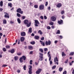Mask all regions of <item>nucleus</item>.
Here are the masks:
<instances>
[{
  "mask_svg": "<svg viewBox=\"0 0 74 74\" xmlns=\"http://www.w3.org/2000/svg\"><path fill=\"white\" fill-rule=\"evenodd\" d=\"M17 12H18V13H20L21 14H23V12L22 11V9L20 8H19L17 10H16Z\"/></svg>",
  "mask_w": 74,
  "mask_h": 74,
  "instance_id": "f257e3e1",
  "label": "nucleus"
},
{
  "mask_svg": "<svg viewBox=\"0 0 74 74\" xmlns=\"http://www.w3.org/2000/svg\"><path fill=\"white\" fill-rule=\"evenodd\" d=\"M40 24V23L38 22V21L37 20H35V26L36 27H38V25Z\"/></svg>",
  "mask_w": 74,
  "mask_h": 74,
  "instance_id": "f03ea898",
  "label": "nucleus"
},
{
  "mask_svg": "<svg viewBox=\"0 0 74 74\" xmlns=\"http://www.w3.org/2000/svg\"><path fill=\"white\" fill-rule=\"evenodd\" d=\"M45 44L46 45H50L51 44V41L49 40L48 41H46Z\"/></svg>",
  "mask_w": 74,
  "mask_h": 74,
  "instance_id": "7ed1b4c3",
  "label": "nucleus"
},
{
  "mask_svg": "<svg viewBox=\"0 0 74 74\" xmlns=\"http://www.w3.org/2000/svg\"><path fill=\"white\" fill-rule=\"evenodd\" d=\"M29 67H30V68H29V74H32V66L31 65H29Z\"/></svg>",
  "mask_w": 74,
  "mask_h": 74,
  "instance_id": "20e7f679",
  "label": "nucleus"
},
{
  "mask_svg": "<svg viewBox=\"0 0 74 74\" xmlns=\"http://www.w3.org/2000/svg\"><path fill=\"white\" fill-rule=\"evenodd\" d=\"M51 21L54 22V21H56V17L54 16H52L51 18Z\"/></svg>",
  "mask_w": 74,
  "mask_h": 74,
  "instance_id": "39448f33",
  "label": "nucleus"
},
{
  "mask_svg": "<svg viewBox=\"0 0 74 74\" xmlns=\"http://www.w3.org/2000/svg\"><path fill=\"white\" fill-rule=\"evenodd\" d=\"M50 53V51H49L47 53L48 56L49 58V61H50L51 59V54H49Z\"/></svg>",
  "mask_w": 74,
  "mask_h": 74,
  "instance_id": "423d86ee",
  "label": "nucleus"
},
{
  "mask_svg": "<svg viewBox=\"0 0 74 74\" xmlns=\"http://www.w3.org/2000/svg\"><path fill=\"white\" fill-rule=\"evenodd\" d=\"M42 71V69H38L36 71V74H39L40 73V72L41 71Z\"/></svg>",
  "mask_w": 74,
  "mask_h": 74,
  "instance_id": "0eeeda50",
  "label": "nucleus"
},
{
  "mask_svg": "<svg viewBox=\"0 0 74 74\" xmlns=\"http://www.w3.org/2000/svg\"><path fill=\"white\" fill-rule=\"evenodd\" d=\"M44 8V5H41L40 6L39 9L40 10H43Z\"/></svg>",
  "mask_w": 74,
  "mask_h": 74,
  "instance_id": "6e6552de",
  "label": "nucleus"
},
{
  "mask_svg": "<svg viewBox=\"0 0 74 74\" xmlns=\"http://www.w3.org/2000/svg\"><path fill=\"white\" fill-rule=\"evenodd\" d=\"M21 36H25L26 35V34L25 32H23L21 33Z\"/></svg>",
  "mask_w": 74,
  "mask_h": 74,
  "instance_id": "1a4fd4ad",
  "label": "nucleus"
},
{
  "mask_svg": "<svg viewBox=\"0 0 74 74\" xmlns=\"http://www.w3.org/2000/svg\"><path fill=\"white\" fill-rule=\"evenodd\" d=\"M62 5V4L60 3H58L57 5V7L58 8H60V7H61V6Z\"/></svg>",
  "mask_w": 74,
  "mask_h": 74,
  "instance_id": "9d476101",
  "label": "nucleus"
},
{
  "mask_svg": "<svg viewBox=\"0 0 74 74\" xmlns=\"http://www.w3.org/2000/svg\"><path fill=\"white\" fill-rule=\"evenodd\" d=\"M24 22L25 25H27L29 23L28 20H24Z\"/></svg>",
  "mask_w": 74,
  "mask_h": 74,
  "instance_id": "9b49d317",
  "label": "nucleus"
},
{
  "mask_svg": "<svg viewBox=\"0 0 74 74\" xmlns=\"http://www.w3.org/2000/svg\"><path fill=\"white\" fill-rule=\"evenodd\" d=\"M20 40L21 42H23L25 40V38L22 37L20 38Z\"/></svg>",
  "mask_w": 74,
  "mask_h": 74,
  "instance_id": "f8f14e48",
  "label": "nucleus"
},
{
  "mask_svg": "<svg viewBox=\"0 0 74 74\" xmlns=\"http://www.w3.org/2000/svg\"><path fill=\"white\" fill-rule=\"evenodd\" d=\"M56 61L57 62H59V60L58 59V58L56 56L54 58V62H56Z\"/></svg>",
  "mask_w": 74,
  "mask_h": 74,
  "instance_id": "ddd939ff",
  "label": "nucleus"
},
{
  "mask_svg": "<svg viewBox=\"0 0 74 74\" xmlns=\"http://www.w3.org/2000/svg\"><path fill=\"white\" fill-rule=\"evenodd\" d=\"M29 33H32V28H30L28 30Z\"/></svg>",
  "mask_w": 74,
  "mask_h": 74,
  "instance_id": "4468645a",
  "label": "nucleus"
},
{
  "mask_svg": "<svg viewBox=\"0 0 74 74\" xmlns=\"http://www.w3.org/2000/svg\"><path fill=\"white\" fill-rule=\"evenodd\" d=\"M58 24L61 25V23H63V20H61L60 21H58Z\"/></svg>",
  "mask_w": 74,
  "mask_h": 74,
  "instance_id": "2eb2a0df",
  "label": "nucleus"
},
{
  "mask_svg": "<svg viewBox=\"0 0 74 74\" xmlns=\"http://www.w3.org/2000/svg\"><path fill=\"white\" fill-rule=\"evenodd\" d=\"M28 47V49H30V50H32L33 48V46H29Z\"/></svg>",
  "mask_w": 74,
  "mask_h": 74,
  "instance_id": "dca6fc26",
  "label": "nucleus"
},
{
  "mask_svg": "<svg viewBox=\"0 0 74 74\" xmlns=\"http://www.w3.org/2000/svg\"><path fill=\"white\" fill-rule=\"evenodd\" d=\"M34 38L35 40H38L39 38H40V37L38 36H35Z\"/></svg>",
  "mask_w": 74,
  "mask_h": 74,
  "instance_id": "f3484780",
  "label": "nucleus"
},
{
  "mask_svg": "<svg viewBox=\"0 0 74 74\" xmlns=\"http://www.w3.org/2000/svg\"><path fill=\"white\" fill-rule=\"evenodd\" d=\"M38 33L40 35H42L43 34V33H42V31H41V30H39L38 31Z\"/></svg>",
  "mask_w": 74,
  "mask_h": 74,
  "instance_id": "a211bd4d",
  "label": "nucleus"
},
{
  "mask_svg": "<svg viewBox=\"0 0 74 74\" xmlns=\"http://www.w3.org/2000/svg\"><path fill=\"white\" fill-rule=\"evenodd\" d=\"M8 6L10 7V8L12 7V3H8Z\"/></svg>",
  "mask_w": 74,
  "mask_h": 74,
  "instance_id": "6ab92c4d",
  "label": "nucleus"
},
{
  "mask_svg": "<svg viewBox=\"0 0 74 74\" xmlns=\"http://www.w3.org/2000/svg\"><path fill=\"white\" fill-rule=\"evenodd\" d=\"M17 21L18 22V23L19 24L21 23V20L19 18H18L17 19Z\"/></svg>",
  "mask_w": 74,
  "mask_h": 74,
  "instance_id": "aec40b11",
  "label": "nucleus"
},
{
  "mask_svg": "<svg viewBox=\"0 0 74 74\" xmlns=\"http://www.w3.org/2000/svg\"><path fill=\"white\" fill-rule=\"evenodd\" d=\"M32 24V23L31 22L29 23L28 24L27 23V27H30V25Z\"/></svg>",
  "mask_w": 74,
  "mask_h": 74,
  "instance_id": "412c9836",
  "label": "nucleus"
},
{
  "mask_svg": "<svg viewBox=\"0 0 74 74\" xmlns=\"http://www.w3.org/2000/svg\"><path fill=\"white\" fill-rule=\"evenodd\" d=\"M24 60H26V56H22V57H21Z\"/></svg>",
  "mask_w": 74,
  "mask_h": 74,
  "instance_id": "4be33fe9",
  "label": "nucleus"
},
{
  "mask_svg": "<svg viewBox=\"0 0 74 74\" xmlns=\"http://www.w3.org/2000/svg\"><path fill=\"white\" fill-rule=\"evenodd\" d=\"M20 62H21V63H23V59H22V58H21V57L20 58Z\"/></svg>",
  "mask_w": 74,
  "mask_h": 74,
  "instance_id": "5701e85b",
  "label": "nucleus"
},
{
  "mask_svg": "<svg viewBox=\"0 0 74 74\" xmlns=\"http://www.w3.org/2000/svg\"><path fill=\"white\" fill-rule=\"evenodd\" d=\"M3 24H6L7 23V21L6 20L4 19L3 20Z\"/></svg>",
  "mask_w": 74,
  "mask_h": 74,
  "instance_id": "b1692460",
  "label": "nucleus"
},
{
  "mask_svg": "<svg viewBox=\"0 0 74 74\" xmlns=\"http://www.w3.org/2000/svg\"><path fill=\"white\" fill-rule=\"evenodd\" d=\"M0 5L1 7H2L3 5V1H1L0 2Z\"/></svg>",
  "mask_w": 74,
  "mask_h": 74,
  "instance_id": "393cba45",
  "label": "nucleus"
},
{
  "mask_svg": "<svg viewBox=\"0 0 74 74\" xmlns=\"http://www.w3.org/2000/svg\"><path fill=\"white\" fill-rule=\"evenodd\" d=\"M39 51L40 52H41V53H43V50L42 49H41V48L39 49Z\"/></svg>",
  "mask_w": 74,
  "mask_h": 74,
  "instance_id": "a878e982",
  "label": "nucleus"
},
{
  "mask_svg": "<svg viewBox=\"0 0 74 74\" xmlns=\"http://www.w3.org/2000/svg\"><path fill=\"white\" fill-rule=\"evenodd\" d=\"M14 59L15 60H18V57L16 56H15L14 57Z\"/></svg>",
  "mask_w": 74,
  "mask_h": 74,
  "instance_id": "bb28decb",
  "label": "nucleus"
},
{
  "mask_svg": "<svg viewBox=\"0 0 74 74\" xmlns=\"http://www.w3.org/2000/svg\"><path fill=\"white\" fill-rule=\"evenodd\" d=\"M40 58L39 59L40 61H42V59L43 58V57L42 56H40Z\"/></svg>",
  "mask_w": 74,
  "mask_h": 74,
  "instance_id": "cd10ccee",
  "label": "nucleus"
},
{
  "mask_svg": "<svg viewBox=\"0 0 74 74\" xmlns=\"http://www.w3.org/2000/svg\"><path fill=\"white\" fill-rule=\"evenodd\" d=\"M15 51H14V49H12L10 51V52L11 53H14Z\"/></svg>",
  "mask_w": 74,
  "mask_h": 74,
  "instance_id": "c85d7f7f",
  "label": "nucleus"
},
{
  "mask_svg": "<svg viewBox=\"0 0 74 74\" xmlns=\"http://www.w3.org/2000/svg\"><path fill=\"white\" fill-rule=\"evenodd\" d=\"M74 52H71L69 54L70 55H71V56H72L73 55H74Z\"/></svg>",
  "mask_w": 74,
  "mask_h": 74,
  "instance_id": "c756f323",
  "label": "nucleus"
},
{
  "mask_svg": "<svg viewBox=\"0 0 74 74\" xmlns=\"http://www.w3.org/2000/svg\"><path fill=\"white\" fill-rule=\"evenodd\" d=\"M6 49H10V46L8 45H7L6 46Z\"/></svg>",
  "mask_w": 74,
  "mask_h": 74,
  "instance_id": "7c9ffc66",
  "label": "nucleus"
},
{
  "mask_svg": "<svg viewBox=\"0 0 74 74\" xmlns=\"http://www.w3.org/2000/svg\"><path fill=\"white\" fill-rule=\"evenodd\" d=\"M5 18H9L10 17V16L8 15H7L6 14H5L4 16Z\"/></svg>",
  "mask_w": 74,
  "mask_h": 74,
  "instance_id": "2f4dec72",
  "label": "nucleus"
},
{
  "mask_svg": "<svg viewBox=\"0 0 74 74\" xmlns=\"http://www.w3.org/2000/svg\"><path fill=\"white\" fill-rule=\"evenodd\" d=\"M63 70V68L60 67L59 68V71H62V70Z\"/></svg>",
  "mask_w": 74,
  "mask_h": 74,
  "instance_id": "473e14b6",
  "label": "nucleus"
},
{
  "mask_svg": "<svg viewBox=\"0 0 74 74\" xmlns=\"http://www.w3.org/2000/svg\"><path fill=\"white\" fill-rule=\"evenodd\" d=\"M16 15H17V16L18 17H21V14L19 13H17Z\"/></svg>",
  "mask_w": 74,
  "mask_h": 74,
  "instance_id": "72a5a7b5",
  "label": "nucleus"
},
{
  "mask_svg": "<svg viewBox=\"0 0 74 74\" xmlns=\"http://www.w3.org/2000/svg\"><path fill=\"white\" fill-rule=\"evenodd\" d=\"M3 50L4 52H6V51H7V50L5 48H3Z\"/></svg>",
  "mask_w": 74,
  "mask_h": 74,
  "instance_id": "f704fd0d",
  "label": "nucleus"
},
{
  "mask_svg": "<svg viewBox=\"0 0 74 74\" xmlns=\"http://www.w3.org/2000/svg\"><path fill=\"white\" fill-rule=\"evenodd\" d=\"M62 56H66V54L64 53V52H62Z\"/></svg>",
  "mask_w": 74,
  "mask_h": 74,
  "instance_id": "c9c22d12",
  "label": "nucleus"
},
{
  "mask_svg": "<svg viewBox=\"0 0 74 74\" xmlns=\"http://www.w3.org/2000/svg\"><path fill=\"white\" fill-rule=\"evenodd\" d=\"M30 43L31 44H32V45H34L35 42H31Z\"/></svg>",
  "mask_w": 74,
  "mask_h": 74,
  "instance_id": "e433bc0d",
  "label": "nucleus"
},
{
  "mask_svg": "<svg viewBox=\"0 0 74 74\" xmlns=\"http://www.w3.org/2000/svg\"><path fill=\"white\" fill-rule=\"evenodd\" d=\"M49 24L50 25H53V22H51L49 23Z\"/></svg>",
  "mask_w": 74,
  "mask_h": 74,
  "instance_id": "4c0bfd02",
  "label": "nucleus"
},
{
  "mask_svg": "<svg viewBox=\"0 0 74 74\" xmlns=\"http://www.w3.org/2000/svg\"><path fill=\"white\" fill-rule=\"evenodd\" d=\"M34 7H35V8H38V5H34Z\"/></svg>",
  "mask_w": 74,
  "mask_h": 74,
  "instance_id": "58836bf2",
  "label": "nucleus"
},
{
  "mask_svg": "<svg viewBox=\"0 0 74 74\" xmlns=\"http://www.w3.org/2000/svg\"><path fill=\"white\" fill-rule=\"evenodd\" d=\"M26 65H24V67H23V69L24 70H26Z\"/></svg>",
  "mask_w": 74,
  "mask_h": 74,
  "instance_id": "ea45409f",
  "label": "nucleus"
},
{
  "mask_svg": "<svg viewBox=\"0 0 74 74\" xmlns=\"http://www.w3.org/2000/svg\"><path fill=\"white\" fill-rule=\"evenodd\" d=\"M60 30H57V32L56 33L57 34H60Z\"/></svg>",
  "mask_w": 74,
  "mask_h": 74,
  "instance_id": "a19ab883",
  "label": "nucleus"
},
{
  "mask_svg": "<svg viewBox=\"0 0 74 74\" xmlns=\"http://www.w3.org/2000/svg\"><path fill=\"white\" fill-rule=\"evenodd\" d=\"M64 11H62L61 12V14H62V15H63V14H64Z\"/></svg>",
  "mask_w": 74,
  "mask_h": 74,
  "instance_id": "79ce46f5",
  "label": "nucleus"
},
{
  "mask_svg": "<svg viewBox=\"0 0 74 74\" xmlns=\"http://www.w3.org/2000/svg\"><path fill=\"white\" fill-rule=\"evenodd\" d=\"M67 74V71H64L63 72V74Z\"/></svg>",
  "mask_w": 74,
  "mask_h": 74,
  "instance_id": "37998d69",
  "label": "nucleus"
},
{
  "mask_svg": "<svg viewBox=\"0 0 74 74\" xmlns=\"http://www.w3.org/2000/svg\"><path fill=\"white\" fill-rule=\"evenodd\" d=\"M44 51L45 52H46V51H48V49L47 48H45L44 49Z\"/></svg>",
  "mask_w": 74,
  "mask_h": 74,
  "instance_id": "c03bdc74",
  "label": "nucleus"
},
{
  "mask_svg": "<svg viewBox=\"0 0 74 74\" xmlns=\"http://www.w3.org/2000/svg\"><path fill=\"white\" fill-rule=\"evenodd\" d=\"M47 29L49 30H50V29H51V27L48 26L47 27Z\"/></svg>",
  "mask_w": 74,
  "mask_h": 74,
  "instance_id": "a18cd8bd",
  "label": "nucleus"
},
{
  "mask_svg": "<svg viewBox=\"0 0 74 74\" xmlns=\"http://www.w3.org/2000/svg\"><path fill=\"white\" fill-rule=\"evenodd\" d=\"M30 64H32V62H33V60H31L30 61Z\"/></svg>",
  "mask_w": 74,
  "mask_h": 74,
  "instance_id": "49530a36",
  "label": "nucleus"
},
{
  "mask_svg": "<svg viewBox=\"0 0 74 74\" xmlns=\"http://www.w3.org/2000/svg\"><path fill=\"white\" fill-rule=\"evenodd\" d=\"M56 65L53 66L52 68V69H55L56 68Z\"/></svg>",
  "mask_w": 74,
  "mask_h": 74,
  "instance_id": "de8ad7c7",
  "label": "nucleus"
},
{
  "mask_svg": "<svg viewBox=\"0 0 74 74\" xmlns=\"http://www.w3.org/2000/svg\"><path fill=\"white\" fill-rule=\"evenodd\" d=\"M6 66H7V65L3 64L2 66V67H6Z\"/></svg>",
  "mask_w": 74,
  "mask_h": 74,
  "instance_id": "09e8293b",
  "label": "nucleus"
},
{
  "mask_svg": "<svg viewBox=\"0 0 74 74\" xmlns=\"http://www.w3.org/2000/svg\"><path fill=\"white\" fill-rule=\"evenodd\" d=\"M48 3L47 1L46 3V4H45V5L46 7H47V5H48Z\"/></svg>",
  "mask_w": 74,
  "mask_h": 74,
  "instance_id": "8fccbe9b",
  "label": "nucleus"
},
{
  "mask_svg": "<svg viewBox=\"0 0 74 74\" xmlns=\"http://www.w3.org/2000/svg\"><path fill=\"white\" fill-rule=\"evenodd\" d=\"M41 40L42 41H43V40H44V37H42V38H41Z\"/></svg>",
  "mask_w": 74,
  "mask_h": 74,
  "instance_id": "3c124183",
  "label": "nucleus"
},
{
  "mask_svg": "<svg viewBox=\"0 0 74 74\" xmlns=\"http://www.w3.org/2000/svg\"><path fill=\"white\" fill-rule=\"evenodd\" d=\"M50 61V64H52L53 62H52V61Z\"/></svg>",
  "mask_w": 74,
  "mask_h": 74,
  "instance_id": "603ef678",
  "label": "nucleus"
},
{
  "mask_svg": "<svg viewBox=\"0 0 74 74\" xmlns=\"http://www.w3.org/2000/svg\"><path fill=\"white\" fill-rule=\"evenodd\" d=\"M40 18H41V19H44V17H43L42 16H40Z\"/></svg>",
  "mask_w": 74,
  "mask_h": 74,
  "instance_id": "864d4df0",
  "label": "nucleus"
},
{
  "mask_svg": "<svg viewBox=\"0 0 74 74\" xmlns=\"http://www.w3.org/2000/svg\"><path fill=\"white\" fill-rule=\"evenodd\" d=\"M3 10V8H0V12H2Z\"/></svg>",
  "mask_w": 74,
  "mask_h": 74,
  "instance_id": "5fc2aeb1",
  "label": "nucleus"
},
{
  "mask_svg": "<svg viewBox=\"0 0 74 74\" xmlns=\"http://www.w3.org/2000/svg\"><path fill=\"white\" fill-rule=\"evenodd\" d=\"M44 18L45 19H47V16H44Z\"/></svg>",
  "mask_w": 74,
  "mask_h": 74,
  "instance_id": "6e6d98bb",
  "label": "nucleus"
},
{
  "mask_svg": "<svg viewBox=\"0 0 74 74\" xmlns=\"http://www.w3.org/2000/svg\"><path fill=\"white\" fill-rule=\"evenodd\" d=\"M35 64L36 65H38V62H35Z\"/></svg>",
  "mask_w": 74,
  "mask_h": 74,
  "instance_id": "4d7b16f0",
  "label": "nucleus"
},
{
  "mask_svg": "<svg viewBox=\"0 0 74 74\" xmlns=\"http://www.w3.org/2000/svg\"><path fill=\"white\" fill-rule=\"evenodd\" d=\"M22 18L23 19H25V16H23Z\"/></svg>",
  "mask_w": 74,
  "mask_h": 74,
  "instance_id": "13d9d810",
  "label": "nucleus"
},
{
  "mask_svg": "<svg viewBox=\"0 0 74 74\" xmlns=\"http://www.w3.org/2000/svg\"><path fill=\"white\" fill-rule=\"evenodd\" d=\"M20 42H21V41L20 40H19L18 41V44H20Z\"/></svg>",
  "mask_w": 74,
  "mask_h": 74,
  "instance_id": "bf43d9fd",
  "label": "nucleus"
},
{
  "mask_svg": "<svg viewBox=\"0 0 74 74\" xmlns=\"http://www.w3.org/2000/svg\"><path fill=\"white\" fill-rule=\"evenodd\" d=\"M40 42L41 43V44L42 45V44L43 43V41H42L41 40H40Z\"/></svg>",
  "mask_w": 74,
  "mask_h": 74,
  "instance_id": "052dcab7",
  "label": "nucleus"
},
{
  "mask_svg": "<svg viewBox=\"0 0 74 74\" xmlns=\"http://www.w3.org/2000/svg\"><path fill=\"white\" fill-rule=\"evenodd\" d=\"M64 18H65V17H64V16L63 15V16H62V19H64Z\"/></svg>",
  "mask_w": 74,
  "mask_h": 74,
  "instance_id": "680f3d73",
  "label": "nucleus"
},
{
  "mask_svg": "<svg viewBox=\"0 0 74 74\" xmlns=\"http://www.w3.org/2000/svg\"><path fill=\"white\" fill-rule=\"evenodd\" d=\"M39 54L40 55V56H43V54L42 53H39Z\"/></svg>",
  "mask_w": 74,
  "mask_h": 74,
  "instance_id": "e2e57ef3",
  "label": "nucleus"
},
{
  "mask_svg": "<svg viewBox=\"0 0 74 74\" xmlns=\"http://www.w3.org/2000/svg\"><path fill=\"white\" fill-rule=\"evenodd\" d=\"M58 40H56L54 41V43L56 44L58 42Z\"/></svg>",
  "mask_w": 74,
  "mask_h": 74,
  "instance_id": "0e129e2a",
  "label": "nucleus"
},
{
  "mask_svg": "<svg viewBox=\"0 0 74 74\" xmlns=\"http://www.w3.org/2000/svg\"><path fill=\"white\" fill-rule=\"evenodd\" d=\"M42 45L43 46H44L45 45V42H43Z\"/></svg>",
  "mask_w": 74,
  "mask_h": 74,
  "instance_id": "69168bd1",
  "label": "nucleus"
},
{
  "mask_svg": "<svg viewBox=\"0 0 74 74\" xmlns=\"http://www.w3.org/2000/svg\"><path fill=\"white\" fill-rule=\"evenodd\" d=\"M29 54H33V51H30Z\"/></svg>",
  "mask_w": 74,
  "mask_h": 74,
  "instance_id": "338daca9",
  "label": "nucleus"
},
{
  "mask_svg": "<svg viewBox=\"0 0 74 74\" xmlns=\"http://www.w3.org/2000/svg\"><path fill=\"white\" fill-rule=\"evenodd\" d=\"M72 74H74V69H73V71L72 73Z\"/></svg>",
  "mask_w": 74,
  "mask_h": 74,
  "instance_id": "774afa93",
  "label": "nucleus"
}]
</instances>
